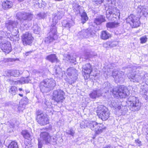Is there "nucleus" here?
Returning <instances> with one entry per match:
<instances>
[{
  "instance_id": "obj_59",
  "label": "nucleus",
  "mask_w": 148,
  "mask_h": 148,
  "mask_svg": "<svg viewBox=\"0 0 148 148\" xmlns=\"http://www.w3.org/2000/svg\"><path fill=\"white\" fill-rule=\"evenodd\" d=\"M69 57H70V56H69ZM69 60H70V58H69Z\"/></svg>"
},
{
  "instance_id": "obj_8",
  "label": "nucleus",
  "mask_w": 148,
  "mask_h": 148,
  "mask_svg": "<svg viewBox=\"0 0 148 148\" xmlns=\"http://www.w3.org/2000/svg\"><path fill=\"white\" fill-rule=\"evenodd\" d=\"M64 93L61 90H58L53 92V99L57 103H62L65 98Z\"/></svg>"
},
{
  "instance_id": "obj_27",
  "label": "nucleus",
  "mask_w": 148,
  "mask_h": 148,
  "mask_svg": "<svg viewBox=\"0 0 148 148\" xmlns=\"http://www.w3.org/2000/svg\"><path fill=\"white\" fill-rule=\"evenodd\" d=\"M104 18L101 15L97 17L94 20V23L97 25H100L102 22L105 21Z\"/></svg>"
},
{
  "instance_id": "obj_3",
  "label": "nucleus",
  "mask_w": 148,
  "mask_h": 148,
  "mask_svg": "<svg viewBox=\"0 0 148 148\" xmlns=\"http://www.w3.org/2000/svg\"><path fill=\"white\" fill-rule=\"evenodd\" d=\"M5 33L3 31H0V42H1V48L2 50L6 53H8L11 51L12 48L11 44L10 42L4 41L5 38Z\"/></svg>"
},
{
  "instance_id": "obj_10",
  "label": "nucleus",
  "mask_w": 148,
  "mask_h": 148,
  "mask_svg": "<svg viewBox=\"0 0 148 148\" xmlns=\"http://www.w3.org/2000/svg\"><path fill=\"white\" fill-rule=\"evenodd\" d=\"M127 22L131 25H133L134 27H137L139 26L140 22L139 18L133 14H131L126 19Z\"/></svg>"
},
{
  "instance_id": "obj_53",
  "label": "nucleus",
  "mask_w": 148,
  "mask_h": 148,
  "mask_svg": "<svg viewBox=\"0 0 148 148\" xmlns=\"http://www.w3.org/2000/svg\"><path fill=\"white\" fill-rule=\"evenodd\" d=\"M19 95H20V96H21V97H23V94H19Z\"/></svg>"
},
{
  "instance_id": "obj_30",
  "label": "nucleus",
  "mask_w": 148,
  "mask_h": 148,
  "mask_svg": "<svg viewBox=\"0 0 148 148\" xmlns=\"http://www.w3.org/2000/svg\"><path fill=\"white\" fill-rule=\"evenodd\" d=\"M77 73V71L74 68H71L68 69L67 70V73L68 75L70 76L74 74Z\"/></svg>"
},
{
  "instance_id": "obj_36",
  "label": "nucleus",
  "mask_w": 148,
  "mask_h": 148,
  "mask_svg": "<svg viewBox=\"0 0 148 148\" xmlns=\"http://www.w3.org/2000/svg\"><path fill=\"white\" fill-rule=\"evenodd\" d=\"M8 148H18L17 143L15 141H12L9 145Z\"/></svg>"
},
{
  "instance_id": "obj_14",
  "label": "nucleus",
  "mask_w": 148,
  "mask_h": 148,
  "mask_svg": "<svg viewBox=\"0 0 148 148\" xmlns=\"http://www.w3.org/2000/svg\"><path fill=\"white\" fill-rule=\"evenodd\" d=\"M33 38L31 34L26 32L22 36V40L24 45H30L33 42Z\"/></svg>"
},
{
  "instance_id": "obj_41",
  "label": "nucleus",
  "mask_w": 148,
  "mask_h": 148,
  "mask_svg": "<svg viewBox=\"0 0 148 148\" xmlns=\"http://www.w3.org/2000/svg\"><path fill=\"white\" fill-rule=\"evenodd\" d=\"M79 6L78 4L76 3H74L73 5V8L76 11L77 14L80 13Z\"/></svg>"
},
{
  "instance_id": "obj_5",
  "label": "nucleus",
  "mask_w": 148,
  "mask_h": 148,
  "mask_svg": "<svg viewBox=\"0 0 148 148\" xmlns=\"http://www.w3.org/2000/svg\"><path fill=\"white\" fill-rule=\"evenodd\" d=\"M89 126L91 129L99 134L105 131L106 127L102 124H98L95 121L90 122L88 123Z\"/></svg>"
},
{
  "instance_id": "obj_37",
  "label": "nucleus",
  "mask_w": 148,
  "mask_h": 148,
  "mask_svg": "<svg viewBox=\"0 0 148 148\" xmlns=\"http://www.w3.org/2000/svg\"><path fill=\"white\" fill-rule=\"evenodd\" d=\"M21 134L23 137L26 139H28L30 137L29 134L27 130L23 131L22 132Z\"/></svg>"
},
{
  "instance_id": "obj_46",
  "label": "nucleus",
  "mask_w": 148,
  "mask_h": 148,
  "mask_svg": "<svg viewBox=\"0 0 148 148\" xmlns=\"http://www.w3.org/2000/svg\"><path fill=\"white\" fill-rule=\"evenodd\" d=\"M57 140V137L55 136H53L52 138H51V141L53 143H55Z\"/></svg>"
},
{
  "instance_id": "obj_9",
  "label": "nucleus",
  "mask_w": 148,
  "mask_h": 148,
  "mask_svg": "<svg viewBox=\"0 0 148 148\" xmlns=\"http://www.w3.org/2000/svg\"><path fill=\"white\" fill-rule=\"evenodd\" d=\"M40 140H38V148H42V143L41 142V140H42L46 143H49L51 142V136L48 133L45 132H42L40 134Z\"/></svg>"
},
{
  "instance_id": "obj_40",
  "label": "nucleus",
  "mask_w": 148,
  "mask_h": 148,
  "mask_svg": "<svg viewBox=\"0 0 148 148\" xmlns=\"http://www.w3.org/2000/svg\"><path fill=\"white\" fill-rule=\"evenodd\" d=\"M88 122L86 121H82L80 124V126L81 128H86L88 126Z\"/></svg>"
},
{
  "instance_id": "obj_15",
  "label": "nucleus",
  "mask_w": 148,
  "mask_h": 148,
  "mask_svg": "<svg viewBox=\"0 0 148 148\" xmlns=\"http://www.w3.org/2000/svg\"><path fill=\"white\" fill-rule=\"evenodd\" d=\"M16 17L17 18L20 20L21 22L22 21L23 22V21H25L26 20H31L33 17V15L29 13L20 12L16 14Z\"/></svg>"
},
{
  "instance_id": "obj_55",
  "label": "nucleus",
  "mask_w": 148,
  "mask_h": 148,
  "mask_svg": "<svg viewBox=\"0 0 148 148\" xmlns=\"http://www.w3.org/2000/svg\"><path fill=\"white\" fill-rule=\"evenodd\" d=\"M56 74H57L58 73H57V70H56Z\"/></svg>"
},
{
  "instance_id": "obj_31",
  "label": "nucleus",
  "mask_w": 148,
  "mask_h": 148,
  "mask_svg": "<svg viewBox=\"0 0 148 148\" xmlns=\"http://www.w3.org/2000/svg\"><path fill=\"white\" fill-rule=\"evenodd\" d=\"M41 0H37L35 1H33L34 6L36 8H40L42 6L41 2Z\"/></svg>"
},
{
  "instance_id": "obj_33",
  "label": "nucleus",
  "mask_w": 148,
  "mask_h": 148,
  "mask_svg": "<svg viewBox=\"0 0 148 148\" xmlns=\"http://www.w3.org/2000/svg\"><path fill=\"white\" fill-rule=\"evenodd\" d=\"M32 29L34 32L36 34H38L40 31V28L36 24L34 25L32 27Z\"/></svg>"
},
{
  "instance_id": "obj_26",
  "label": "nucleus",
  "mask_w": 148,
  "mask_h": 148,
  "mask_svg": "<svg viewBox=\"0 0 148 148\" xmlns=\"http://www.w3.org/2000/svg\"><path fill=\"white\" fill-rule=\"evenodd\" d=\"M30 79L29 77L25 78L21 77L20 80H18L17 81H15L14 84H18V83L21 84H24L25 83H27L29 82Z\"/></svg>"
},
{
  "instance_id": "obj_21",
  "label": "nucleus",
  "mask_w": 148,
  "mask_h": 148,
  "mask_svg": "<svg viewBox=\"0 0 148 148\" xmlns=\"http://www.w3.org/2000/svg\"><path fill=\"white\" fill-rule=\"evenodd\" d=\"M102 93L101 90H93L89 94L90 98L92 99H95L96 97H99L101 96Z\"/></svg>"
},
{
  "instance_id": "obj_1",
  "label": "nucleus",
  "mask_w": 148,
  "mask_h": 148,
  "mask_svg": "<svg viewBox=\"0 0 148 148\" xmlns=\"http://www.w3.org/2000/svg\"><path fill=\"white\" fill-rule=\"evenodd\" d=\"M56 85L55 81L53 79H48L40 83V87L43 92H47L53 89Z\"/></svg>"
},
{
  "instance_id": "obj_20",
  "label": "nucleus",
  "mask_w": 148,
  "mask_h": 148,
  "mask_svg": "<svg viewBox=\"0 0 148 148\" xmlns=\"http://www.w3.org/2000/svg\"><path fill=\"white\" fill-rule=\"evenodd\" d=\"M128 77L131 82H139L141 79V77L138 75L128 74Z\"/></svg>"
},
{
  "instance_id": "obj_29",
  "label": "nucleus",
  "mask_w": 148,
  "mask_h": 148,
  "mask_svg": "<svg viewBox=\"0 0 148 148\" xmlns=\"http://www.w3.org/2000/svg\"><path fill=\"white\" fill-rule=\"evenodd\" d=\"M18 25V23L17 22L10 21L8 24H6V26H7L8 27H11L12 28L13 27H17Z\"/></svg>"
},
{
  "instance_id": "obj_32",
  "label": "nucleus",
  "mask_w": 148,
  "mask_h": 148,
  "mask_svg": "<svg viewBox=\"0 0 148 148\" xmlns=\"http://www.w3.org/2000/svg\"><path fill=\"white\" fill-rule=\"evenodd\" d=\"M10 74L11 76L17 77L19 76L20 73L18 70H12L10 72Z\"/></svg>"
},
{
  "instance_id": "obj_61",
  "label": "nucleus",
  "mask_w": 148,
  "mask_h": 148,
  "mask_svg": "<svg viewBox=\"0 0 148 148\" xmlns=\"http://www.w3.org/2000/svg\"><path fill=\"white\" fill-rule=\"evenodd\" d=\"M107 84H108V82L107 83Z\"/></svg>"
},
{
  "instance_id": "obj_38",
  "label": "nucleus",
  "mask_w": 148,
  "mask_h": 148,
  "mask_svg": "<svg viewBox=\"0 0 148 148\" xmlns=\"http://www.w3.org/2000/svg\"><path fill=\"white\" fill-rule=\"evenodd\" d=\"M74 24L72 22L63 23L62 24V26L65 27L70 28Z\"/></svg>"
},
{
  "instance_id": "obj_16",
  "label": "nucleus",
  "mask_w": 148,
  "mask_h": 148,
  "mask_svg": "<svg viewBox=\"0 0 148 148\" xmlns=\"http://www.w3.org/2000/svg\"><path fill=\"white\" fill-rule=\"evenodd\" d=\"M52 19L51 24V29H52L54 28H56V30H57L56 25L58 23L59 21L62 18V16L60 12H58L56 13H53L52 15Z\"/></svg>"
},
{
  "instance_id": "obj_47",
  "label": "nucleus",
  "mask_w": 148,
  "mask_h": 148,
  "mask_svg": "<svg viewBox=\"0 0 148 148\" xmlns=\"http://www.w3.org/2000/svg\"><path fill=\"white\" fill-rule=\"evenodd\" d=\"M103 0H93L97 4H100L102 2Z\"/></svg>"
},
{
  "instance_id": "obj_24",
  "label": "nucleus",
  "mask_w": 148,
  "mask_h": 148,
  "mask_svg": "<svg viewBox=\"0 0 148 148\" xmlns=\"http://www.w3.org/2000/svg\"><path fill=\"white\" fill-rule=\"evenodd\" d=\"M46 59L53 63L56 62H58L57 58L54 54L50 55L47 57Z\"/></svg>"
},
{
  "instance_id": "obj_50",
  "label": "nucleus",
  "mask_w": 148,
  "mask_h": 148,
  "mask_svg": "<svg viewBox=\"0 0 148 148\" xmlns=\"http://www.w3.org/2000/svg\"><path fill=\"white\" fill-rule=\"evenodd\" d=\"M116 46V44H115L113 42H111V45H110V48H111L113 47H115Z\"/></svg>"
},
{
  "instance_id": "obj_51",
  "label": "nucleus",
  "mask_w": 148,
  "mask_h": 148,
  "mask_svg": "<svg viewBox=\"0 0 148 148\" xmlns=\"http://www.w3.org/2000/svg\"><path fill=\"white\" fill-rule=\"evenodd\" d=\"M41 2L42 3V4H43L44 5H46V3H45L44 1H42Z\"/></svg>"
},
{
  "instance_id": "obj_43",
  "label": "nucleus",
  "mask_w": 148,
  "mask_h": 148,
  "mask_svg": "<svg viewBox=\"0 0 148 148\" xmlns=\"http://www.w3.org/2000/svg\"><path fill=\"white\" fill-rule=\"evenodd\" d=\"M66 133L73 136L74 135L75 132L72 128H70L69 130H67Z\"/></svg>"
},
{
  "instance_id": "obj_35",
  "label": "nucleus",
  "mask_w": 148,
  "mask_h": 148,
  "mask_svg": "<svg viewBox=\"0 0 148 148\" xmlns=\"http://www.w3.org/2000/svg\"><path fill=\"white\" fill-rule=\"evenodd\" d=\"M81 16L82 23L83 24H84L88 20V17L87 16L86 13L84 12L82 13Z\"/></svg>"
},
{
  "instance_id": "obj_45",
  "label": "nucleus",
  "mask_w": 148,
  "mask_h": 148,
  "mask_svg": "<svg viewBox=\"0 0 148 148\" xmlns=\"http://www.w3.org/2000/svg\"><path fill=\"white\" fill-rule=\"evenodd\" d=\"M12 34L14 36H15L17 35V34L18 33V30H16L13 29V31L12 32Z\"/></svg>"
},
{
  "instance_id": "obj_12",
  "label": "nucleus",
  "mask_w": 148,
  "mask_h": 148,
  "mask_svg": "<svg viewBox=\"0 0 148 148\" xmlns=\"http://www.w3.org/2000/svg\"><path fill=\"white\" fill-rule=\"evenodd\" d=\"M58 35H57V30L54 27L52 29H50L48 36L45 38V42L47 43H49L52 42L53 40L57 39Z\"/></svg>"
},
{
  "instance_id": "obj_18",
  "label": "nucleus",
  "mask_w": 148,
  "mask_h": 148,
  "mask_svg": "<svg viewBox=\"0 0 148 148\" xmlns=\"http://www.w3.org/2000/svg\"><path fill=\"white\" fill-rule=\"evenodd\" d=\"M137 11L138 14L141 15L146 16L147 14V10L145 6L139 5L137 9Z\"/></svg>"
},
{
  "instance_id": "obj_49",
  "label": "nucleus",
  "mask_w": 148,
  "mask_h": 148,
  "mask_svg": "<svg viewBox=\"0 0 148 148\" xmlns=\"http://www.w3.org/2000/svg\"><path fill=\"white\" fill-rule=\"evenodd\" d=\"M135 141L136 142V143H137V144L138 146H140L141 144V142L139 140L137 139Z\"/></svg>"
},
{
  "instance_id": "obj_7",
  "label": "nucleus",
  "mask_w": 148,
  "mask_h": 148,
  "mask_svg": "<svg viewBox=\"0 0 148 148\" xmlns=\"http://www.w3.org/2000/svg\"><path fill=\"white\" fill-rule=\"evenodd\" d=\"M36 114V120L39 124L44 125L49 123V120L47 115L40 113L39 110L37 112Z\"/></svg>"
},
{
  "instance_id": "obj_52",
  "label": "nucleus",
  "mask_w": 148,
  "mask_h": 148,
  "mask_svg": "<svg viewBox=\"0 0 148 148\" xmlns=\"http://www.w3.org/2000/svg\"><path fill=\"white\" fill-rule=\"evenodd\" d=\"M18 90L20 91H22L23 90V89L22 88H19Z\"/></svg>"
},
{
  "instance_id": "obj_4",
  "label": "nucleus",
  "mask_w": 148,
  "mask_h": 148,
  "mask_svg": "<svg viewBox=\"0 0 148 148\" xmlns=\"http://www.w3.org/2000/svg\"><path fill=\"white\" fill-rule=\"evenodd\" d=\"M112 92L114 97L119 96L121 98H125L129 95V91L127 88L123 86L114 88Z\"/></svg>"
},
{
  "instance_id": "obj_6",
  "label": "nucleus",
  "mask_w": 148,
  "mask_h": 148,
  "mask_svg": "<svg viewBox=\"0 0 148 148\" xmlns=\"http://www.w3.org/2000/svg\"><path fill=\"white\" fill-rule=\"evenodd\" d=\"M97 113L99 118L103 121L106 120L109 117L110 113L108 109L104 106L99 108Z\"/></svg>"
},
{
  "instance_id": "obj_39",
  "label": "nucleus",
  "mask_w": 148,
  "mask_h": 148,
  "mask_svg": "<svg viewBox=\"0 0 148 148\" xmlns=\"http://www.w3.org/2000/svg\"><path fill=\"white\" fill-rule=\"evenodd\" d=\"M38 18L39 19H43L47 16L46 14L44 12H41L37 14Z\"/></svg>"
},
{
  "instance_id": "obj_58",
  "label": "nucleus",
  "mask_w": 148,
  "mask_h": 148,
  "mask_svg": "<svg viewBox=\"0 0 148 148\" xmlns=\"http://www.w3.org/2000/svg\"><path fill=\"white\" fill-rule=\"evenodd\" d=\"M21 25H22L21 26V27H23V25H22V23H21Z\"/></svg>"
},
{
  "instance_id": "obj_34",
  "label": "nucleus",
  "mask_w": 148,
  "mask_h": 148,
  "mask_svg": "<svg viewBox=\"0 0 148 148\" xmlns=\"http://www.w3.org/2000/svg\"><path fill=\"white\" fill-rule=\"evenodd\" d=\"M17 90L16 87L12 86L10 88L9 92L12 95H14L16 94V91Z\"/></svg>"
},
{
  "instance_id": "obj_23",
  "label": "nucleus",
  "mask_w": 148,
  "mask_h": 148,
  "mask_svg": "<svg viewBox=\"0 0 148 148\" xmlns=\"http://www.w3.org/2000/svg\"><path fill=\"white\" fill-rule=\"evenodd\" d=\"M101 37L102 39L106 40L111 37V35L106 31L101 32Z\"/></svg>"
},
{
  "instance_id": "obj_54",
  "label": "nucleus",
  "mask_w": 148,
  "mask_h": 148,
  "mask_svg": "<svg viewBox=\"0 0 148 148\" xmlns=\"http://www.w3.org/2000/svg\"><path fill=\"white\" fill-rule=\"evenodd\" d=\"M29 53V52H27V53H26V55L27 56V55H28V54H28V53Z\"/></svg>"
},
{
  "instance_id": "obj_48",
  "label": "nucleus",
  "mask_w": 148,
  "mask_h": 148,
  "mask_svg": "<svg viewBox=\"0 0 148 148\" xmlns=\"http://www.w3.org/2000/svg\"><path fill=\"white\" fill-rule=\"evenodd\" d=\"M143 91L144 93V95L146 96V98L148 99V90L147 91L145 90H143Z\"/></svg>"
},
{
  "instance_id": "obj_22",
  "label": "nucleus",
  "mask_w": 148,
  "mask_h": 148,
  "mask_svg": "<svg viewBox=\"0 0 148 148\" xmlns=\"http://www.w3.org/2000/svg\"><path fill=\"white\" fill-rule=\"evenodd\" d=\"M13 5L12 2L8 0L3 1L2 3V7L3 9L5 10L10 8L12 7Z\"/></svg>"
},
{
  "instance_id": "obj_44",
  "label": "nucleus",
  "mask_w": 148,
  "mask_h": 148,
  "mask_svg": "<svg viewBox=\"0 0 148 148\" xmlns=\"http://www.w3.org/2000/svg\"><path fill=\"white\" fill-rule=\"evenodd\" d=\"M111 42L107 41L103 44V47L108 49L110 48Z\"/></svg>"
},
{
  "instance_id": "obj_28",
  "label": "nucleus",
  "mask_w": 148,
  "mask_h": 148,
  "mask_svg": "<svg viewBox=\"0 0 148 148\" xmlns=\"http://www.w3.org/2000/svg\"><path fill=\"white\" fill-rule=\"evenodd\" d=\"M119 25V23L117 22H110L107 23L106 26L107 28H113L117 27Z\"/></svg>"
},
{
  "instance_id": "obj_2",
  "label": "nucleus",
  "mask_w": 148,
  "mask_h": 148,
  "mask_svg": "<svg viewBox=\"0 0 148 148\" xmlns=\"http://www.w3.org/2000/svg\"><path fill=\"white\" fill-rule=\"evenodd\" d=\"M129 108L132 111L135 112L139 110L141 107V103L136 97L132 96L130 97L127 102Z\"/></svg>"
},
{
  "instance_id": "obj_13",
  "label": "nucleus",
  "mask_w": 148,
  "mask_h": 148,
  "mask_svg": "<svg viewBox=\"0 0 148 148\" xmlns=\"http://www.w3.org/2000/svg\"><path fill=\"white\" fill-rule=\"evenodd\" d=\"M112 76L116 82L122 83L125 79V75L122 71H115L113 72Z\"/></svg>"
},
{
  "instance_id": "obj_25",
  "label": "nucleus",
  "mask_w": 148,
  "mask_h": 148,
  "mask_svg": "<svg viewBox=\"0 0 148 148\" xmlns=\"http://www.w3.org/2000/svg\"><path fill=\"white\" fill-rule=\"evenodd\" d=\"M90 34V32H88V30H86V31L83 30L80 32L78 34L77 36L79 38H80L84 37H86V36H89Z\"/></svg>"
},
{
  "instance_id": "obj_42",
  "label": "nucleus",
  "mask_w": 148,
  "mask_h": 148,
  "mask_svg": "<svg viewBox=\"0 0 148 148\" xmlns=\"http://www.w3.org/2000/svg\"><path fill=\"white\" fill-rule=\"evenodd\" d=\"M140 40L141 43H145L147 41V38L146 36H145L141 37L140 39Z\"/></svg>"
},
{
  "instance_id": "obj_56",
  "label": "nucleus",
  "mask_w": 148,
  "mask_h": 148,
  "mask_svg": "<svg viewBox=\"0 0 148 148\" xmlns=\"http://www.w3.org/2000/svg\"><path fill=\"white\" fill-rule=\"evenodd\" d=\"M1 141L0 140V145H1Z\"/></svg>"
},
{
  "instance_id": "obj_57",
  "label": "nucleus",
  "mask_w": 148,
  "mask_h": 148,
  "mask_svg": "<svg viewBox=\"0 0 148 148\" xmlns=\"http://www.w3.org/2000/svg\"><path fill=\"white\" fill-rule=\"evenodd\" d=\"M56 1H62V0H56Z\"/></svg>"
},
{
  "instance_id": "obj_11",
  "label": "nucleus",
  "mask_w": 148,
  "mask_h": 148,
  "mask_svg": "<svg viewBox=\"0 0 148 148\" xmlns=\"http://www.w3.org/2000/svg\"><path fill=\"white\" fill-rule=\"evenodd\" d=\"M108 8L106 11V16L107 18H109L110 16L112 14L113 15L116 14L118 16L120 15L119 11L117 10L116 8L113 6V5L111 1H108Z\"/></svg>"
},
{
  "instance_id": "obj_60",
  "label": "nucleus",
  "mask_w": 148,
  "mask_h": 148,
  "mask_svg": "<svg viewBox=\"0 0 148 148\" xmlns=\"http://www.w3.org/2000/svg\"><path fill=\"white\" fill-rule=\"evenodd\" d=\"M86 58H88V57L86 56Z\"/></svg>"
},
{
  "instance_id": "obj_17",
  "label": "nucleus",
  "mask_w": 148,
  "mask_h": 148,
  "mask_svg": "<svg viewBox=\"0 0 148 148\" xmlns=\"http://www.w3.org/2000/svg\"><path fill=\"white\" fill-rule=\"evenodd\" d=\"M91 66L90 64H87L84 67V76L85 78L87 79L90 77V74L92 71Z\"/></svg>"
},
{
  "instance_id": "obj_19",
  "label": "nucleus",
  "mask_w": 148,
  "mask_h": 148,
  "mask_svg": "<svg viewBox=\"0 0 148 148\" xmlns=\"http://www.w3.org/2000/svg\"><path fill=\"white\" fill-rule=\"evenodd\" d=\"M28 99L26 97L23 98L19 102L20 106L18 108V109L23 110L25 108V105L28 104Z\"/></svg>"
}]
</instances>
